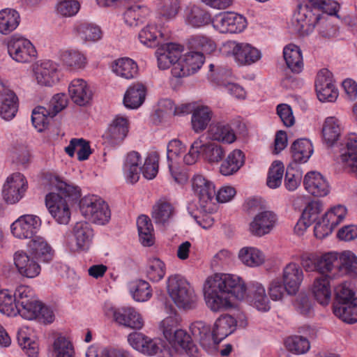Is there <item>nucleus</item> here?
Listing matches in <instances>:
<instances>
[{"mask_svg":"<svg viewBox=\"0 0 357 357\" xmlns=\"http://www.w3.org/2000/svg\"><path fill=\"white\" fill-rule=\"evenodd\" d=\"M203 291L206 306L212 312H216L231 307L234 298L243 299L246 293V287L238 275L215 273L207 278Z\"/></svg>","mask_w":357,"mask_h":357,"instance_id":"1","label":"nucleus"},{"mask_svg":"<svg viewBox=\"0 0 357 357\" xmlns=\"http://www.w3.org/2000/svg\"><path fill=\"white\" fill-rule=\"evenodd\" d=\"M317 24H319L320 33L324 37H330L335 33L333 17L315 15L308 5L299 3L293 19L295 29L301 34H309Z\"/></svg>","mask_w":357,"mask_h":357,"instance_id":"2","label":"nucleus"},{"mask_svg":"<svg viewBox=\"0 0 357 357\" xmlns=\"http://www.w3.org/2000/svg\"><path fill=\"white\" fill-rule=\"evenodd\" d=\"M167 290L178 308L188 311L197 307L198 296L192 286L182 275H170L167 281Z\"/></svg>","mask_w":357,"mask_h":357,"instance_id":"3","label":"nucleus"},{"mask_svg":"<svg viewBox=\"0 0 357 357\" xmlns=\"http://www.w3.org/2000/svg\"><path fill=\"white\" fill-rule=\"evenodd\" d=\"M79 209L88 220L99 225L107 223L111 216L107 203L97 195H88L81 199Z\"/></svg>","mask_w":357,"mask_h":357,"instance_id":"4","label":"nucleus"},{"mask_svg":"<svg viewBox=\"0 0 357 357\" xmlns=\"http://www.w3.org/2000/svg\"><path fill=\"white\" fill-rule=\"evenodd\" d=\"M105 313L113 317L120 326L135 330L143 328L144 321L141 314L132 307H115L109 305L105 306Z\"/></svg>","mask_w":357,"mask_h":357,"instance_id":"5","label":"nucleus"},{"mask_svg":"<svg viewBox=\"0 0 357 357\" xmlns=\"http://www.w3.org/2000/svg\"><path fill=\"white\" fill-rule=\"evenodd\" d=\"M7 48L9 56L18 63L31 62L37 55L36 50L32 43L19 35H13L8 39Z\"/></svg>","mask_w":357,"mask_h":357,"instance_id":"6","label":"nucleus"},{"mask_svg":"<svg viewBox=\"0 0 357 357\" xmlns=\"http://www.w3.org/2000/svg\"><path fill=\"white\" fill-rule=\"evenodd\" d=\"M204 62V56L200 52H190L182 56L180 54L172 68V74L175 77L189 76L197 72Z\"/></svg>","mask_w":357,"mask_h":357,"instance_id":"7","label":"nucleus"},{"mask_svg":"<svg viewBox=\"0 0 357 357\" xmlns=\"http://www.w3.org/2000/svg\"><path fill=\"white\" fill-rule=\"evenodd\" d=\"M28 182L25 176L20 173L9 176L3 187V197L6 203L13 204L18 202L25 195Z\"/></svg>","mask_w":357,"mask_h":357,"instance_id":"8","label":"nucleus"},{"mask_svg":"<svg viewBox=\"0 0 357 357\" xmlns=\"http://www.w3.org/2000/svg\"><path fill=\"white\" fill-rule=\"evenodd\" d=\"M227 46L229 48V53L241 66L252 65L261 57V52L249 43L229 41Z\"/></svg>","mask_w":357,"mask_h":357,"instance_id":"9","label":"nucleus"},{"mask_svg":"<svg viewBox=\"0 0 357 357\" xmlns=\"http://www.w3.org/2000/svg\"><path fill=\"white\" fill-rule=\"evenodd\" d=\"M213 27L223 33H236L243 31L247 25L244 17L232 12L221 13L212 20Z\"/></svg>","mask_w":357,"mask_h":357,"instance_id":"10","label":"nucleus"},{"mask_svg":"<svg viewBox=\"0 0 357 357\" xmlns=\"http://www.w3.org/2000/svg\"><path fill=\"white\" fill-rule=\"evenodd\" d=\"M41 225L39 217L33 215H24L16 220L10 226L13 235L20 239L31 238L38 232Z\"/></svg>","mask_w":357,"mask_h":357,"instance_id":"11","label":"nucleus"},{"mask_svg":"<svg viewBox=\"0 0 357 357\" xmlns=\"http://www.w3.org/2000/svg\"><path fill=\"white\" fill-rule=\"evenodd\" d=\"M45 205L54 219L59 224L67 225L70 220V211L67 202L59 194L50 192L45 197Z\"/></svg>","mask_w":357,"mask_h":357,"instance_id":"12","label":"nucleus"},{"mask_svg":"<svg viewBox=\"0 0 357 357\" xmlns=\"http://www.w3.org/2000/svg\"><path fill=\"white\" fill-rule=\"evenodd\" d=\"M192 187L195 195L199 199L202 208L208 210L207 206L215 197V185L211 181L200 174L195 175L192 180Z\"/></svg>","mask_w":357,"mask_h":357,"instance_id":"13","label":"nucleus"},{"mask_svg":"<svg viewBox=\"0 0 357 357\" xmlns=\"http://www.w3.org/2000/svg\"><path fill=\"white\" fill-rule=\"evenodd\" d=\"M19 99L16 93L8 84H2L0 89V117L5 121H10L18 110Z\"/></svg>","mask_w":357,"mask_h":357,"instance_id":"14","label":"nucleus"},{"mask_svg":"<svg viewBox=\"0 0 357 357\" xmlns=\"http://www.w3.org/2000/svg\"><path fill=\"white\" fill-rule=\"evenodd\" d=\"M278 217L271 211L258 213L250 222L249 231L255 236H263L269 234L275 227Z\"/></svg>","mask_w":357,"mask_h":357,"instance_id":"15","label":"nucleus"},{"mask_svg":"<svg viewBox=\"0 0 357 357\" xmlns=\"http://www.w3.org/2000/svg\"><path fill=\"white\" fill-rule=\"evenodd\" d=\"M166 331L165 338L175 347L183 350L190 357H199L198 348L191 340L190 336L183 330L178 328L173 333Z\"/></svg>","mask_w":357,"mask_h":357,"instance_id":"16","label":"nucleus"},{"mask_svg":"<svg viewBox=\"0 0 357 357\" xmlns=\"http://www.w3.org/2000/svg\"><path fill=\"white\" fill-rule=\"evenodd\" d=\"M72 235L76 250L87 251L92 245L94 231L89 222L81 221L74 225Z\"/></svg>","mask_w":357,"mask_h":357,"instance_id":"17","label":"nucleus"},{"mask_svg":"<svg viewBox=\"0 0 357 357\" xmlns=\"http://www.w3.org/2000/svg\"><path fill=\"white\" fill-rule=\"evenodd\" d=\"M317 97L321 102H333L334 85L333 73L323 68L318 73L315 81Z\"/></svg>","mask_w":357,"mask_h":357,"instance_id":"18","label":"nucleus"},{"mask_svg":"<svg viewBox=\"0 0 357 357\" xmlns=\"http://www.w3.org/2000/svg\"><path fill=\"white\" fill-rule=\"evenodd\" d=\"M303 185L305 190L314 197H325L331 191L327 180L317 172H310L304 177Z\"/></svg>","mask_w":357,"mask_h":357,"instance_id":"19","label":"nucleus"},{"mask_svg":"<svg viewBox=\"0 0 357 357\" xmlns=\"http://www.w3.org/2000/svg\"><path fill=\"white\" fill-rule=\"evenodd\" d=\"M303 280L302 268L296 263H289L282 271V282L286 285L287 293L289 295L296 294Z\"/></svg>","mask_w":357,"mask_h":357,"instance_id":"20","label":"nucleus"},{"mask_svg":"<svg viewBox=\"0 0 357 357\" xmlns=\"http://www.w3.org/2000/svg\"><path fill=\"white\" fill-rule=\"evenodd\" d=\"M14 262L22 276L33 278L40 273V266L24 251L20 250L15 253Z\"/></svg>","mask_w":357,"mask_h":357,"instance_id":"21","label":"nucleus"},{"mask_svg":"<svg viewBox=\"0 0 357 357\" xmlns=\"http://www.w3.org/2000/svg\"><path fill=\"white\" fill-rule=\"evenodd\" d=\"M35 76L40 85L51 86L59 79L57 65L49 60L43 61L36 66Z\"/></svg>","mask_w":357,"mask_h":357,"instance_id":"22","label":"nucleus"},{"mask_svg":"<svg viewBox=\"0 0 357 357\" xmlns=\"http://www.w3.org/2000/svg\"><path fill=\"white\" fill-rule=\"evenodd\" d=\"M128 132V119L118 115L112 121L105 133V139L112 144H119Z\"/></svg>","mask_w":357,"mask_h":357,"instance_id":"23","label":"nucleus"},{"mask_svg":"<svg viewBox=\"0 0 357 357\" xmlns=\"http://www.w3.org/2000/svg\"><path fill=\"white\" fill-rule=\"evenodd\" d=\"M193 338L199 342L201 346L207 351L215 347L213 331L209 326L203 321H195L190 326Z\"/></svg>","mask_w":357,"mask_h":357,"instance_id":"24","label":"nucleus"},{"mask_svg":"<svg viewBox=\"0 0 357 357\" xmlns=\"http://www.w3.org/2000/svg\"><path fill=\"white\" fill-rule=\"evenodd\" d=\"M185 151V145L178 139H172L167 145V158L168 167L172 178L178 183L179 182L180 174L176 170V165L180 162L181 156Z\"/></svg>","mask_w":357,"mask_h":357,"instance_id":"25","label":"nucleus"},{"mask_svg":"<svg viewBox=\"0 0 357 357\" xmlns=\"http://www.w3.org/2000/svg\"><path fill=\"white\" fill-rule=\"evenodd\" d=\"M183 50V47L176 43L167 44L166 50L158 49L155 52L158 60V66L160 69L165 70L177 62L178 56Z\"/></svg>","mask_w":357,"mask_h":357,"instance_id":"26","label":"nucleus"},{"mask_svg":"<svg viewBox=\"0 0 357 357\" xmlns=\"http://www.w3.org/2000/svg\"><path fill=\"white\" fill-rule=\"evenodd\" d=\"M68 93L72 100L79 106H84L92 98L91 90L82 79H73L68 86Z\"/></svg>","mask_w":357,"mask_h":357,"instance_id":"27","label":"nucleus"},{"mask_svg":"<svg viewBox=\"0 0 357 357\" xmlns=\"http://www.w3.org/2000/svg\"><path fill=\"white\" fill-rule=\"evenodd\" d=\"M236 320L229 314L219 317L214 324L213 333L215 346L236 329Z\"/></svg>","mask_w":357,"mask_h":357,"instance_id":"28","label":"nucleus"},{"mask_svg":"<svg viewBox=\"0 0 357 357\" xmlns=\"http://www.w3.org/2000/svg\"><path fill=\"white\" fill-rule=\"evenodd\" d=\"M185 23L192 27L199 28L211 22V15L204 9L195 6H189L185 10Z\"/></svg>","mask_w":357,"mask_h":357,"instance_id":"29","label":"nucleus"},{"mask_svg":"<svg viewBox=\"0 0 357 357\" xmlns=\"http://www.w3.org/2000/svg\"><path fill=\"white\" fill-rule=\"evenodd\" d=\"M344 167L357 176V135L351 134L347 142V151L340 155Z\"/></svg>","mask_w":357,"mask_h":357,"instance_id":"30","label":"nucleus"},{"mask_svg":"<svg viewBox=\"0 0 357 357\" xmlns=\"http://www.w3.org/2000/svg\"><path fill=\"white\" fill-rule=\"evenodd\" d=\"M335 228V206H331L318 220L314 227V234L317 238L324 239L331 235Z\"/></svg>","mask_w":357,"mask_h":357,"instance_id":"31","label":"nucleus"},{"mask_svg":"<svg viewBox=\"0 0 357 357\" xmlns=\"http://www.w3.org/2000/svg\"><path fill=\"white\" fill-rule=\"evenodd\" d=\"M112 71L122 78H135L138 73V66L132 59L123 57L115 60L112 65Z\"/></svg>","mask_w":357,"mask_h":357,"instance_id":"32","label":"nucleus"},{"mask_svg":"<svg viewBox=\"0 0 357 357\" xmlns=\"http://www.w3.org/2000/svg\"><path fill=\"white\" fill-rule=\"evenodd\" d=\"M141 155L138 152L129 153L126 158L123 171L128 182L133 184L138 181L140 174Z\"/></svg>","mask_w":357,"mask_h":357,"instance_id":"33","label":"nucleus"},{"mask_svg":"<svg viewBox=\"0 0 357 357\" xmlns=\"http://www.w3.org/2000/svg\"><path fill=\"white\" fill-rule=\"evenodd\" d=\"M74 31L77 37L84 43L97 42L101 39L102 35L98 26L88 22H81L76 24L74 27Z\"/></svg>","mask_w":357,"mask_h":357,"instance_id":"34","label":"nucleus"},{"mask_svg":"<svg viewBox=\"0 0 357 357\" xmlns=\"http://www.w3.org/2000/svg\"><path fill=\"white\" fill-rule=\"evenodd\" d=\"M283 56L288 68L295 73H299L303 68L301 50L296 45L289 44L283 50Z\"/></svg>","mask_w":357,"mask_h":357,"instance_id":"35","label":"nucleus"},{"mask_svg":"<svg viewBox=\"0 0 357 357\" xmlns=\"http://www.w3.org/2000/svg\"><path fill=\"white\" fill-rule=\"evenodd\" d=\"M332 278L327 275L317 278L313 284L312 293L316 300L323 305L329 303L331 298L330 280Z\"/></svg>","mask_w":357,"mask_h":357,"instance_id":"36","label":"nucleus"},{"mask_svg":"<svg viewBox=\"0 0 357 357\" xmlns=\"http://www.w3.org/2000/svg\"><path fill=\"white\" fill-rule=\"evenodd\" d=\"M32 255L38 259L49 262L53 257V250L47 242L40 236L33 238L28 244Z\"/></svg>","mask_w":357,"mask_h":357,"instance_id":"37","label":"nucleus"},{"mask_svg":"<svg viewBox=\"0 0 357 357\" xmlns=\"http://www.w3.org/2000/svg\"><path fill=\"white\" fill-rule=\"evenodd\" d=\"M145 97V86L142 84H135L127 89L123 98V104L127 108L137 109L144 102Z\"/></svg>","mask_w":357,"mask_h":357,"instance_id":"38","label":"nucleus"},{"mask_svg":"<svg viewBox=\"0 0 357 357\" xmlns=\"http://www.w3.org/2000/svg\"><path fill=\"white\" fill-rule=\"evenodd\" d=\"M245 155L239 149L231 151L220 167V172L224 176L236 173L244 164Z\"/></svg>","mask_w":357,"mask_h":357,"instance_id":"39","label":"nucleus"},{"mask_svg":"<svg viewBox=\"0 0 357 357\" xmlns=\"http://www.w3.org/2000/svg\"><path fill=\"white\" fill-rule=\"evenodd\" d=\"M20 22L19 13L12 8L0 10V33L8 35L15 31Z\"/></svg>","mask_w":357,"mask_h":357,"instance_id":"40","label":"nucleus"},{"mask_svg":"<svg viewBox=\"0 0 357 357\" xmlns=\"http://www.w3.org/2000/svg\"><path fill=\"white\" fill-rule=\"evenodd\" d=\"M313 146L307 139L296 140L291 146V156L296 162H306L313 153Z\"/></svg>","mask_w":357,"mask_h":357,"instance_id":"41","label":"nucleus"},{"mask_svg":"<svg viewBox=\"0 0 357 357\" xmlns=\"http://www.w3.org/2000/svg\"><path fill=\"white\" fill-rule=\"evenodd\" d=\"M208 135L211 140L224 144H230L236 139L234 130L228 124L217 123L211 126Z\"/></svg>","mask_w":357,"mask_h":357,"instance_id":"42","label":"nucleus"},{"mask_svg":"<svg viewBox=\"0 0 357 357\" xmlns=\"http://www.w3.org/2000/svg\"><path fill=\"white\" fill-rule=\"evenodd\" d=\"M138 37L143 45L155 47L160 44L161 39L165 38V33L158 29L157 25L151 23L140 31Z\"/></svg>","mask_w":357,"mask_h":357,"instance_id":"43","label":"nucleus"},{"mask_svg":"<svg viewBox=\"0 0 357 357\" xmlns=\"http://www.w3.org/2000/svg\"><path fill=\"white\" fill-rule=\"evenodd\" d=\"M174 208L165 199H159L153 206L152 218L156 224L165 225L174 215Z\"/></svg>","mask_w":357,"mask_h":357,"instance_id":"44","label":"nucleus"},{"mask_svg":"<svg viewBox=\"0 0 357 357\" xmlns=\"http://www.w3.org/2000/svg\"><path fill=\"white\" fill-rule=\"evenodd\" d=\"M212 114V111L208 107L197 106L191 117L192 130L197 133L204 131L211 121Z\"/></svg>","mask_w":357,"mask_h":357,"instance_id":"45","label":"nucleus"},{"mask_svg":"<svg viewBox=\"0 0 357 357\" xmlns=\"http://www.w3.org/2000/svg\"><path fill=\"white\" fill-rule=\"evenodd\" d=\"M338 273L341 275L357 277V256L351 251L345 250L339 255Z\"/></svg>","mask_w":357,"mask_h":357,"instance_id":"46","label":"nucleus"},{"mask_svg":"<svg viewBox=\"0 0 357 357\" xmlns=\"http://www.w3.org/2000/svg\"><path fill=\"white\" fill-rule=\"evenodd\" d=\"M151 11L146 6L132 5L128 8L123 14V19L128 26H137L144 22Z\"/></svg>","mask_w":357,"mask_h":357,"instance_id":"47","label":"nucleus"},{"mask_svg":"<svg viewBox=\"0 0 357 357\" xmlns=\"http://www.w3.org/2000/svg\"><path fill=\"white\" fill-rule=\"evenodd\" d=\"M240 261L249 267H257L261 265L265 261L263 252L255 247H243L238 255Z\"/></svg>","mask_w":357,"mask_h":357,"instance_id":"48","label":"nucleus"},{"mask_svg":"<svg viewBox=\"0 0 357 357\" xmlns=\"http://www.w3.org/2000/svg\"><path fill=\"white\" fill-rule=\"evenodd\" d=\"M250 301L259 311H268L270 309L269 301L266 295L264 287L259 283L252 284L250 288Z\"/></svg>","mask_w":357,"mask_h":357,"instance_id":"49","label":"nucleus"},{"mask_svg":"<svg viewBox=\"0 0 357 357\" xmlns=\"http://www.w3.org/2000/svg\"><path fill=\"white\" fill-rule=\"evenodd\" d=\"M225 149L220 144L215 142L204 143L202 141L201 156L210 164L218 163L225 155Z\"/></svg>","mask_w":357,"mask_h":357,"instance_id":"50","label":"nucleus"},{"mask_svg":"<svg viewBox=\"0 0 357 357\" xmlns=\"http://www.w3.org/2000/svg\"><path fill=\"white\" fill-rule=\"evenodd\" d=\"M137 226L139 241L144 246H151L154 243L153 227L150 218L144 215L138 217Z\"/></svg>","mask_w":357,"mask_h":357,"instance_id":"51","label":"nucleus"},{"mask_svg":"<svg viewBox=\"0 0 357 357\" xmlns=\"http://www.w3.org/2000/svg\"><path fill=\"white\" fill-rule=\"evenodd\" d=\"M336 316L342 321L353 324L357 322V298L351 302L336 306Z\"/></svg>","mask_w":357,"mask_h":357,"instance_id":"52","label":"nucleus"},{"mask_svg":"<svg viewBox=\"0 0 357 357\" xmlns=\"http://www.w3.org/2000/svg\"><path fill=\"white\" fill-rule=\"evenodd\" d=\"M61 58L66 66L74 69L82 68L86 63V56L77 50H65Z\"/></svg>","mask_w":357,"mask_h":357,"instance_id":"53","label":"nucleus"},{"mask_svg":"<svg viewBox=\"0 0 357 357\" xmlns=\"http://www.w3.org/2000/svg\"><path fill=\"white\" fill-rule=\"evenodd\" d=\"M130 291L132 298L138 302L146 301L152 296L150 284L143 280L132 282L130 285Z\"/></svg>","mask_w":357,"mask_h":357,"instance_id":"54","label":"nucleus"},{"mask_svg":"<svg viewBox=\"0 0 357 357\" xmlns=\"http://www.w3.org/2000/svg\"><path fill=\"white\" fill-rule=\"evenodd\" d=\"M79 145L80 149H78L77 159L80 161L88 159L91 154V150L89 142L80 138H73L70 141L68 146L65 148L66 153L70 156L73 157L75 155V146Z\"/></svg>","mask_w":357,"mask_h":357,"instance_id":"55","label":"nucleus"},{"mask_svg":"<svg viewBox=\"0 0 357 357\" xmlns=\"http://www.w3.org/2000/svg\"><path fill=\"white\" fill-rule=\"evenodd\" d=\"M54 116L47 107L38 106L32 112V123L38 131L42 132L47 126L50 119Z\"/></svg>","mask_w":357,"mask_h":357,"instance_id":"56","label":"nucleus"},{"mask_svg":"<svg viewBox=\"0 0 357 357\" xmlns=\"http://www.w3.org/2000/svg\"><path fill=\"white\" fill-rule=\"evenodd\" d=\"M0 312L8 317L17 315V305L14 295L8 290L0 291Z\"/></svg>","mask_w":357,"mask_h":357,"instance_id":"57","label":"nucleus"},{"mask_svg":"<svg viewBox=\"0 0 357 357\" xmlns=\"http://www.w3.org/2000/svg\"><path fill=\"white\" fill-rule=\"evenodd\" d=\"M285 345L289 351L296 354H305L310 348V344L308 340L300 335L288 337L285 340Z\"/></svg>","mask_w":357,"mask_h":357,"instance_id":"58","label":"nucleus"},{"mask_svg":"<svg viewBox=\"0 0 357 357\" xmlns=\"http://www.w3.org/2000/svg\"><path fill=\"white\" fill-rule=\"evenodd\" d=\"M41 310V302L36 298L28 302H22V305H17V314L27 320H33L38 316V312Z\"/></svg>","mask_w":357,"mask_h":357,"instance_id":"59","label":"nucleus"},{"mask_svg":"<svg viewBox=\"0 0 357 357\" xmlns=\"http://www.w3.org/2000/svg\"><path fill=\"white\" fill-rule=\"evenodd\" d=\"M284 170V167L281 162H273L269 169L266 181V184L270 188L275 189L281 185Z\"/></svg>","mask_w":357,"mask_h":357,"instance_id":"60","label":"nucleus"},{"mask_svg":"<svg viewBox=\"0 0 357 357\" xmlns=\"http://www.w3.org/2000/svg\"><path fill=\"white\" fill-rule=\"evenodd\" d=\"M159 155L156 152L149 153L145 159L142 167L140 168L143 176L151 180L154 178L158 172Z\"/></svg>","mask_w":357,"mask_h":357,"instance_id":"61","label":"nucleus"},{"mask_svg":"<svg viewBox=\"0 0 357 357\" xmlns=\"http://www.w3.org/2000/svg\"><path fill=\"white\" fill-rule=\"evenodd\" d=\"M357 298L351 282L346 281L336 287V301L339 305L351 302Z\"/></svg>","mask_w":357,"mask_h":357,"instance_id":"62","label":"nucleus"},{"mask_svg":"<svg viewBox=\"0 0 357 357\" xmlns=\"http://www.w3.org/2000/svg\"><path fill=\"white\" fill-rule=\"evenodd\" d=\"M56 357H74V349L70 340L63 336L58 337L53 344Z\"/></svg>","mask_w":357,"mask_h":357,"instance_id":"63","label":"nucleus"},{"mask_svg":"<svg viewBox=\"0 0 357 357\" xmlns=\"http://www.w3.org/2000/svg\"><path fill=\"white\" fill-rule=\"evenodd\" d=\"M165 275V266L163 261L158 258L151 259L146 270L148 278L153 282H158Z\"/></svg>","mask_w":357,"mask_h":357,"instance_id":"64","label":"nucleus"}]
</instances>
